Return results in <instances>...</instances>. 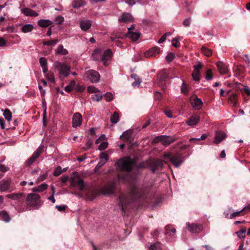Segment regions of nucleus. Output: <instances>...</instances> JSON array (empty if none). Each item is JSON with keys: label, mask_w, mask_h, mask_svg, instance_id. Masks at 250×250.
I'll list each match as a JSON object with an SVG mask.
<instances>
[{"label": "nucleus", "mask_w": 250, "mask_h": 250, "mask_svg": "<svg viewBox=\"0 0 250 250\" xmlns=\"http://www.w3.org/2000/svg\"><path fill=\"white\" fill-rule=\"evenodd\" d=\"M145 195L144 189L136 185H133L129 192L122 193L119 197L118 206L125 212L127 206L133 201L140 198Z\"/></svg>", "instance_id": "nucleus-1"}, {"label": "nucleus", "mask_w": 250, "mask_h": 250, "mask_svg": "<svg viewBox=\"0 0 250 250\" xmlns=\"http://www.w3.org/2000/svg\"><path fill=\"white\" fill-rule=\"evenodd\" d=\"M163 158L165 160H167V163L170 162L175 167H178L185 160L183 153L180 150H178L174 153L170 152H165L163 155Z\"/></svg>", "instance_id": "nucleus-2"}, {"label": "nucleus", "mask_w": 250, "mask_h": 250, "mask_svg": "<svg viewBox=\"0 0 250 250\" xmlns=\"http://www.w3.org/2000/svg\"><path fill=\"white\" fill-rule=\"evenodd\" d=\"M133 161L129 157H125L118 160L115 163L117 169L130 172L132 169Z\"/></svg>", "instance_id": "nucleus-3"}, {"label": "nucleus", "mask_w": 250, "mask_h": 250, "mask_svg": "<svg viewBox=\"0 0 250 250\" xmlns=\"http://www.w3.org/2000/svg\"><path fill=\"white\" fill-rule=\"evenodd\" d=\"M53 67L61 76L67 77L70 74L71 67L64 62L56 61L53 63Z\"/></svg>", "instance_id": "nucleus-4"}, {"label": "nucleus", "mask_w": 250, "mask_h": 250, "mask_svg": "<svg viewBox=\"0 0 250 250\" xmlns=\"http://www.w3.org/2000/svg\"><path fill=\"white\" fill-rule=\"evenodd\" d=\"M26 203L29 206L36 207L41 206L43 203L40 196L36 193L28 194L26 198Z\"/></svg>", "instance_id": "nucleus-5"}, {"label": "nucleus", "mask_w": 250, "mask_h": 250, "mask_svg": "<svg viewBox=\"0 0 250 250\" xmlns=\"http://www.w3.org/2000/svg\"><path fill=\"white\" fill-rule=\"evenodd\" d=\"M176 140V138L166 135H161L156 137L153 140V142L155 143L161 142L164 146H167Z\"/></svg>", "instance_id": "nucleus-6"}, {"label": "nucleus", "mask_w": 250, "mask_h": 250, "mask_svg": "<svg viewBox=\"0 0 250 250\" xmlns=\"http://www.w3.org/2000/svg\"><path fill=\"white\" fill-rule=\"evenodd\" d=\"M84 78L92 83H97L100 80V75L97 71L90 69L85 72Z\"/></svg>", "instance_id": "nucleus-7"}, {"label": "nucleus", "mask_w": 250, "mask_h": 250, "mask_svg": "<svg viewBox=\"0 0 250 250\" xmlns=\"http://www.w3.org/2000/svg\"><path fill=\"white\" fill-rule=\"evenodd\" d=\"M44 149L43 145H41L35 151L26 163L27 165H32L39 156L42 153Z\"/></svg>", "instance_id": "nucleus-8"}, {"label": "nucleus", "mask_w": 250, "mask_h": 250, "mask_svg": "<svg viewBox=\"0 0 250 250\" xmlns=\"http://www.w3.org/2000/svg\"><path fill=\"white\" fill-rule=\"evenodd\" d=\"M167 163V160H156L152 161L150 164V168L153 173H154L157 170L162 168L164 163Z\"/></svg>", "instance_id": "nucleus-9"}, {"label": "nucleus", "mask_w": 250, "mask_h": 250, "mask_svg": "<svg viewBox=\"0 0 250 250\" xmlns=\"http://www.w3.org/2000/svg\"><path fill=\"white\" fill-rule=\"evenodd\" d=\"M11 179L6 178L0 181V192L11 190Z\"/></svg>", "instance_id": "nucleus-10"}, {"label": "nucleus", "mask_w": 250, "mask_h": 250, "mask_svg": "<svg viewBox=\"0 0 250 250\" xmlns=\"http://www.w3.org/2000/svg\"><path fill=\"white\" fill-rule=\"evenodd\" d=\"M82 120L81 114L79 112L75 113L73 116L72 126L75 128L80 126L82 125Z\"/></svg>", "instance_id": "nucleus-11"}, {"label": "nucleus", "mask_w": 250, "mask_h": 250, "mask_svg": "<svg viewBox=\"0 0 250 250\" xmlns=\"http://www.w3.org/2000/svg\"><path fill=\"white\" fill-rule=\"evenodd\" d=\"M160 52V49L159 47L155 46L144 53V55L146 58L155 57Z\"/></svg>", "instance_id": "nucleus-12"}, {"label": "nucleus", "mask_w": 250, "mask_h": 250, "mask_svg": "<svg viewBox=\"0 0 250 250\" xmlns=\"http://www.w3.org/2000/svg\"><path fill=\"white\" fill-rule=\"evenodd\" d=\"M133 20L132 16L129 13H124L119 16L118 21L120 23L131 22Z\"/></svg>", "instance_id": "nucleus-13"}, {"label": "nucleus", "mask_w": 250, "mask_h": 250, "mask_svg": "<svg viewBox=\"0 0 250 250\" xmlns=\"http://www.w3.org/2000/svg\"><path fill=\"white\" fill-rule=\"evenodd\" d=\"M112 56V52L111 49H108L104 51L101 58V61L105 66H107L108 64L107 61L111 59Z\"/></svg>", "instance_id": "nucleus-14"}, {"label": "nucleus", "mask_w": 250, "mask_h": 250, "mask_svg": "<svg viewBox=\"0 0 250 250\" xmlns=\"http://www.w3.org/2000/svg\"><path fill=\"white\" fill-rule=\"evenodd\" d=\"M168 73L167 70H162L159 75L160 84L164 85L168 80Z\"/></svg>", "instance_id": "nucleus-15"}, {"label": "nucleus", "mask_w": 250, "mask_h": 250, "mask_svg": "<svg viewBox=\"0 0 250 250\" xmlns=\"http://www.w3.org/2000/svg\"><path fill=\"white\" fill-rule=\"evenodd\" d=\"M190 103L192 106L196 109H200L203 105V102L201 99L197 97H193L191 98Z\"/></svg>", "instance_id": "nucleus-16"}, {"label": "nucleus", "mask_w": 250, "mask_h": 250, "mask_svg": "<svg viewBox=\"0 0 250 250\" xmlns=\"http://www.w3.org/2000/svg\"><path fill=\"white\" fill-rule=\"evenodd\" d=\"M187 225L189 231L192 233H199L202 230V226L200 225L195 224L190 225L188 222L187 223Z\"/></svg>", "instance_id": "nucleus-17"}, {"label": "nucleus", "mask_w": 250, "mask_h": 250, "mask_svg": "<svg viewBox=\"0 0 250 250\" xmlns=\"http://www.w3.org/2000/svg\"><path fill=\"white\" fill-rule=\"evenodd\" d=\"M71 186L73 187H77L80 190H83L84 188L83 181L82 179H71Z\"/></svg>", "instance_id": "nucleus-18"}, {"label": "nucleus", "mask_w": 250, "mask_h": 250, "mask_svg": "<svg viewBox=\"0 0 250 250\" xmlns=\"http://www.w3.org/2000/svg\"><path fill=\"white\" fill-rule=\"evenodd\" d=\"M91 21L88 20H83L80 21L81 29L84 31H87L91 27Z\"/></svg>", "instance_id": "nucleus-19"}, {"label": "nucleus", "mask_w": 250, "mask_h": 250, "mask_svg": "<svg viewBox=\"0 0 250 250\" xmlns=\"http://www.w3.org/2000/svg\"><path fill=\"white\" fill-rule=\"evenodd\" d=\"M226 136V134L224 132L221 131H217L215 133L213 143L214 144H219L225 139Z\"/></svg>", "instance_id": "nucleus-20"}, {"label": "nucleus", "mask_w": 250, "mask_h": 250, "mask_svg": "<svg viewBox=\"0 0 250 250\" xmlns=\"http://www.w3.org/2000/svg\"><path fill=\"white\" fill-rule=\"evenodd\" d=\"M23 193L22 192L13 193L6 195V197L15 201H20L23 197Z\"/></svg>", "instance_id": "nucleus-21"}, {"label": "nucleus", "mask_w": 250, "mask_h": 250, "mask_svg": "<svg viewBox=\"0 0 250 250\" xmlns=\"http://www.w3.org/2000/svg\"><path fill=\"white\" fill-rule=\"evenodd\" d=\"M200 120L198 115H194L190 117L187 121L186 124L189 126H194L197 125Z\"/></svg>", "instance_id": "nucleus-22"}, {"label": "nucleus", "mask_w": 250, "mask_h": 250, "mask_svg": "<svg viewBox=\"0 0 250 250\" xmlns=\"http://www.w3.org/2000/svg\"><path fill=\"white\" fill-rule=\"evenodd\" d=\"M102 51L100 48H96L94 50L92 54V58L95 61H101Z\"/></svg>", "instance_id": "nucleus-23"}, {"label": "nucleus", "mask_w": 250, "mask_h": 250, "mask_svg": "<svg viewBox=\"0 0 250 250\" xmlns=\"http://www.w3.org/2000/svg\"><path fill=\"white\" fill-rule=\"evenodd\" d=\"M216 65L219 72L221 74H224L227 73L228 70L227 66L223 62H217Z\"/></svg>", "instance_id": "nucleus-24"}, {"label": "nucleus", "mask_w": 250, "mask_h": 250, "mask_svg": "<svg viewBox=\"0 0 250 250\" xmlns=\"http://www.w3.org/2000/svg\"><path fill=\"white\" fill-rule=\"evenodd\" d=\"M140 33L139 32H128L126 34V37L130 39L132 41H136L140 36Z\"/></svg>", "instance_id": "nucleus-25"}, {"label": "nucleus", "mask_w": 250, "mask_h": 250, "mask_svg": "<svg viewBox=\"0 0 250 250\" xmlns=\"http://www.w3.org/2000/svg\"><path fill=\"white\" fill-rule=\"evenodd\" d=\"M40 65L42 69L43 73H45L48 71L47 60L45 58L42 57L39 60Z\"/></svg>", "instance_id": "nucleus-26"}, {"label": "nucleus", "mask_w": 250, "mask_h": 250, "mask_svg": "<svg viewBox=\"0 0 250 250\" xmlns=\"http://www.w3.org/2000/svg\"><path fill=\"white\" fill-rule=\"evenodd\" d=\"M52 22L49 20H40L38 21V25L42 27H46L51 25Z\"/></svg>", "instance_id": "nucleus-27"}, {"label": "nucleus", "mask_w": 250, "mask_h": 250, "mask_svg": "<svg viewBox=\"0 0 250 250\" xmlns=\"http://www.w3.org/2000/svg\"><path fill=\"white\" fill-rule=\"evenodd\" d=\"M229 102L233 106H235L237 103V95L235 93H233L230 95L229 99Z\"/></svg>", "instance_id": "nucleus-28"}, {"label": "nucleus", "mask_w": 250, "mask_h": 250, "mask_svg": "<svg viewBox=\"0 0 250 250\" xmlns=\"http://www.w3.org/2000/svg\"><path fill=\"white\" fill-rule=\"evenodd\" d=\"M190 88V86L183 81L181 86V93L185 95H188Z\"/></svg>", "instance_id": "nucleus-29"}, {"label": "nucleus", "mask_w": 250, "mask_h": 250, "mask_svg": "<svg viewBox=\"0 0 250 250\" xmlns=\"http://www.w3.org/2000/svg\"><path fill=\"white\" fill-rule=\"evenodd\" d=\"M85 5L84 0H74L72 3V6L74 8H79Z\"/></svg>", "instance_id": "nucleus-30"}, {"label": "nucleus", "mask_w": 250, "mask_h": 250, "mask_svg": "<svg viewBox=\"0 0 250 250\" xmlns=\"http://www.w3.org/2000/svg\"><path fill=\"white\" fill-rule=\"evenodd\" d=\"M0 219L3 220L5 222H9L10 220V218L5 210H2L0 211Z\"/></svg>", "instance_id": "nucleus-31"}, {"label": "nucleus", "mask_w": 250, "mask_h": 250, "mask_svg": "<svg viewBox=\"0 0 250 250\" xmlns=\"http://www.w3.org/2000/svg\"><path fill=\"white\" fill-rule=\"evenodd\" d=\"M132 131L130 130L125 131L122 135L120 136V139L124 141H128L131 138Z\"/></svg>", "instance_id": "nucleus-32"}, {"label": "nucleus", "mask_w": 250, "mask_h": 250, "mask_svg": "<svg viewBox=\"0 0 250 250\" xmlns=\"http://www.w3.org/2000/svg\"><path fill=\"white\" fill-rule=\"evenodd\" d=\"M56 52L58 54L62 55H65L68 53V50L64 48L63 45L62 44L59 45Z\"/></svg>", "instance_id": "nucleus-33"}, {"label": "nucleus", "mask_w": 250, "mask_h": 250, "mask_svg": "<svg viewBox=\"0 0 250 250\" xmlns=\"http://www.w3.org/2000/svg\"><path fill=\"white\" fill-rule=\"evenodd\" d=\"M47 188V185L45 183H43L38 186L37 187H35L33 188V191L34 192H42L45 190Z\"/></svg>", "instance_id": "nucleus-34"}, {"label": "nucleus", "mask_w": 250, "mask_h": 250, "mask_svg": "<svg viewBox=\"0 0 250 250\" xmlns=\"http://www.w3.org/2000/svg\"><path fill=\"white\" fill-rule=\"evenodd\" d=\"M114 190V186L111 185L109 186H105L104 188V191L105 194H110L113 193Z\"/></svg>", "instance_id": "nucleus-35"}, {"label": "nucleus", "mask_w": 250, "mask_h": 250, "mask_svg": "<svg viewBox=\"0 0 250 250\" xmlns=\"http://www.w3.org/2000/svg\"><path fill=\"white\" fill-rule=\"evenodd\" d=\"M33 29V26L31 24H27L22 26L21 31L24 33L31 32Z\"/></svg>", "instance_id": "nucleus-36"}, {"label": "nucleus", "mask_w": 250, "mask_h": 250, "mask_svg": "<svg viewBox=\"0 0 250 250\" xmlns=\"http://www.w3.org/2000/svg\"><path fill=\"white\" fill-rule=\"evenodd\" d=\"M202 53L207 57H210L212 55V51L205 46H203L201 48Z\"/></svg>", "instance_id": "nucleus-37"}, {"label": "nucleus", "mask_w": 250, "mask_h": 250, "mask_svg": "<svg viewBox=\"0 0 250 250\" xmlns=\"http://www.w3.org/2000/svg\"><path fill=\"white\" fill-rule=\"evenodd\" d=\"M119 120V114L117 112H114L111 117L110 121L113 124H116Z\"/></svg>", "instance_id": "nucleus-38"}, {"label": "nucleus", "mask_w": 250, "mask_h": 250, "mask_svg": "<svg viewBox=\"0 0 250 250\" xmlns=\"http://www.w3.org/2000/svg\"><path fill=\"white\" fill-rule=\"evenodd\" d=\"M44 74H45V76L46 78V79H47L49 81H50L52 83L55 82V77H54V74L52 72H51L50 71H49V72L47 71L46 73H45Z\"/></svg>", "instance_id": "nucleus-39"}, {"label": "nucleus", "mask_w": 250, "mask_h": 250, "mask_svg": "<svg viewBox=\"0 0 250 250\" xmlns=\"http://www.w3.org/2000/svg\"><path fill=\"white\" fill-rule=\"evenodd\" d=\"M3 115L4 116L5 119L7 120L8 121H11L12 118V115L11 112L9 109H5L3 113Z\"/></svg>", "instance_id": "nucleus-40"}, {"label": "nucleus", "mask_w": 250, "mask_h": 250, "mask_svg": "<svg viewBox=\"0 0 250 250\" xmlns=\"http://www.w3.org/2000/svg\"><path fill=\"white\" fill-rule=\"evenodd\" d=\"M246 229L243 228L241 229L240 230L235 232V233L237 235L238 237L239 238H244L246 237Z\"/></svg>", "instance_id": "nucleus-41"}, {"label": "nucleus", "mask_w": 250, "mask_h": 250, "mask_svg": "<svg viewBox=\"0 0 250 250\" xmlns=\"http://www.w3.org/2000/svg\"><path fill=\"white\" fill-rule=\"evenodd\" d=\"M87 91L89 93H98L101 92L100 90L93 85L88 86L87 88Z\"/></svg>", "instance_id": "nucleus-42"}, {"label": "nucleus", "mask_w": 250, "mask_h": 250, "mask_svg": "<svg viewBox=\"0 0 250 250\" xmlns=\"http://www.w3.org/2000/svg\"><path fill=\"white\" fill-rule=\"evenodd\" d=\"M59 42V40L58 39H54L50 41H47L43 42V45L50 46L57 44Z\"/></svg>", "instance_id": "nucleus-43"}, {"label": "nucleus", "mask_w": 250, "mask_h": 250, "mask_svg": "<svg viewBox=\"0 0 250 250\" xmlns=\"http://www.w3.org/2000/svg\"><path fill=\"white\" fill-rule=\"evenodd\" d=\"M161 243L159 242H156L151 245L149 248V250H160L161 249Z\"/></svg>", "instance_id": "nucleus-44"}, {"label": "nucleus", "mask_w": 250, "mask_h": 250, "mask_svg": "<svg viewBox=\"0 0 250 250\" xmlns=\"http://www.w3.org/2000/svg\"><path fill=\"white\" fill-rule=\"evenodd\" d=\"M207 137V135L206 134H203L201 135L200 138H191L189 139V142H196V141H199L200 140H204Z\"/></svg>", "instance_id": "nucleus-45"}, {"label": "nucleus", "mask_w": 250, "mask_h": 250, "mask_svg": "<svg viewBox=\"0 0 250 250\" xmlns=\"http://www.w3.org/2000/svg\"><path fill=\"white\" fill-rule=\"evenodd\" d=\"M75 84V81H72L69 85H68L65 87V88H64L66 92H71L73 89Z\"/></svg>", "instance_id": "nucleus-46"}, {"label": "nucleus", "mask_w": 250, "mask_h": 250, "mask_svg": "<svg viewBox=\"0 0 250 250\" xmlns=\"http://www.w3.org/2000/svg\"><path fill=\"white\" fill-rule=\"evenodd\" d=\"M192 76L194 81H198L200 79V74L199 71H194L192 73Z\"/></svg>", "instance_id": "nucleus-47"}, {"label": "nucleus", "mask_w": 250, "mask_h": 250, "mask_svg": "<svg viewBox=\"0 0 250 250\" xmlns=\"http://www.w3.org/2000/svg\"><path fill=\"white\" fill-rule=\"evenodd\" d=\"M100 160H104V161L106 162L109 160V156L107 153L105 152H102L100 155Z\"/></svg>", "instance_id": "nucleus-48"}, {"label": "nucleus", "mask_w": 250, "mask_h": 250, "mask_svg": "<svg viewBox=\"0 0 250 250\" xmlns=\"http://www.w3.org/2000/svg\"><path fill=\"white\" fill-rule=\"evenodd\" d=\"M136 75H133L131 76L132 78H133L134 79H135V82H134L132 84V85L133 86H136V85L140 84L142 82V81L140 79L137 78V79H136Z\"/></svg>", "instance_id": "nucleus-49"}, {"label": "nucleus", "mask_w": 250, "mask_h": 250, "mask_svg": "<svg viewBox=\"0 0 250 250\" xmlns=\"http://www.w3.org/2000/svg\"><path fill=\"white\" fill-rule=\"evenodd\" d=\"M171 35V33L170 32H167L164 34L160 39L158 41L159 43H161L165 41L166 40V38L167 36H170Z\"/></svg>", "instance_id": "nucleus-50"}, {"label": "nucleus", "mask_w": 250, "mask_h": 250, "mask_svg": "<svg viewBox=\"0 0 250 250\" xmlns=\"http://www.w3.org/2000/svg\"><path fill=\"white\" fill-rule=\"evenodd\" d=\"M62 173V168L60 166H58L56 168V169L53 173V175L54 176H58Z\"/></svg>", "instance_id": "nucleus-51"}, {"label": "nucleus", "mask_w": 250, "mask_h": 250, "mask_svg": "<svg viewBox=\"0 0 250 250\" xmlns=\"http://www.w3.org/2000/svg\"><path fill=\"white\" fill-rule=\"evenodd\" d=\"M103 95L100 94H95L92 96V99L93 101L99 102L102 100Z\"/></svg>", "instance_id": "nucleus-52"}, {"label": "nucleus", "mask_w": 250, "mask_h": 250, "mask_svg": "<svg viewBox=\"0 0 250 250\" xmlns=\"http://www.w3.org/2000/svg\"><path fill=\"white\" fill-rule=\"evenodd\" d=\"M179 39H180L179 37H176L175 38H174L172 40V45L175 47H178L180 45V43L179 42Z\"/></svg>", "instance_id": "nucleus-53"}, {"label": "nucleus", "mask_w": 250, "mask_h": 250, "mask_svg": "<svg viewBox=\"0 0 250 250\" xmlns=\"http://www.w3.org/2000/svg\"><path fill=\"white\" fill-rule=\"evenodd\" d=\"M104 96L105 97V100L107 102H110L113 99V95L110 92H107L104 95Z\"/></svg>", "instance_id": "nucleus-54"}, {"label": "nucleus", "mask_w": 250, "mask_h": 250, "mask_svg": "<svg viewBox=\"0 0 250 250\" xmlns=\"http://www.w3.org/2000/svg\"><path fill=\"white\" fill-rule=\"evenodd\" d=\"M108 143L107 142H104L101 143L99 146V149L100 150H103L106 149L108 146Z\"/></svg>", "instance_id": "nucleus-55"}, {"label": "nucleus", "mask_w": 250, "mask_h": 250, "mask_svg": "<svg viewBox=\"0 0 250 250\" xmlns=\"http://www.w3.org/2000/svg\"><path fill=\"white\" fill-rule=\"evenodd\" d=\"M174 57H175V56L173 53H169L166 56V59L167 62H170L173 60Z\"/></svg>", "instance_id": "nucleus-56"}, {"label": "nucleus", "mask_w": 250, "mask_h": 250, "mask_svg": "<svg viewBox=\"0 0 250 250\" xmlns=\"http://www.w3.org/2000/svg\"><path fill=\"white\" fill-rule=\"evenodd\" d=\"M212 78V72L210 69H208L206 72V79L207 80H210Z\"/></svg>", "instance_id": "nucleus-57"}, {"label": "nucleus", "mask_w": 250, "mask_h": 250, "mask_svg": "<svg viewBox=\"0 0 250 250\" xmlns=\"http://www.w3.org/2000/svg\"><path fill=\"white\" fill-rule=\"evenodd\" d=\"M55 208L61 212L64 211L67 208V206L66 205H57Z\"/></svg>", "instance_id": "nucleus-58"}, {"label": "nucleus", "mask_w": 250, "mask_h": 250, "mask_svg": "<svg viewBox=\"0 0 250 250\" xmlns=\"http://www.w3.org/2000/svg\"><path fill=\"white\" fill-rule=\"evenodd\" d=\"M21 12L26 16H29L31 9L28 8H24L21 9Z\"/></svg>", "instance_id": "nucleus-59"}, {"label": "nucleus", "mask_w": 250, "mask_h": 250, "mask_svg": "<svg viewBox=\"0 0 250 250\" xmlns=\"http://www.w3.org/2000/svg\"><path fill=\"white\" fill-rule=\"evenodd\" d=\"M47 177V173H45L40 176L37 179V182L39 183L44 180Z\"/></svg>", "instance_id": "nucleus-60"}, {"label": "nucleus", "mask_w": 250, "mask_h": 250, "mask_svg": "<svg viewBox=\"0 0 250 250\" xmlns=\"http://www.w3.org/2000/svg\"><path fill=\"white\" fill-rule=\"evenodd\" d=\"M167 231L166 232V235L170 236L171 235V232L172 233H175L176 229L174 228L171 229L170 230H168V227H166Z\"/></svg>", "instance_id": "nucleus-61"}, {"label": "nucleus", "mask_w": 250, "mask_h": 250, "mask_svg": "<svg viewBox=\"0 0 250 250\" xmlns=\"http://www.w3.org/2000/svg\"><path fill=\"white\" fill-rule=\"evenodd\" d=\"M242 91H243L245 93H246L248 95H250V88H249L247 86H244L242 89H241Z\"/></svg>", "instance_id": "nucleus-62"}, {"label": "nucleus", "mask_w": 250, "mask_h": 250, "mask_svg": "<svg viewBox=\"0 0 250 250\" xmlns=\"http://www.w3.org/2000/svg\"><path fill=\"white\" fill-rule=\"evenodd\" d=\"M190 22H191V18H187L184 20V21L183 22V24L185 26H189L190 24Z\"/></svg>", "instance_id": "nucleus-63"}, {"label": "nucleus", "mask_w": 250, "mask_h": 250, "mask_svg": "<svg viewBox=\"0 0 250 250\" xmlns=\"http://www.w3.org/2000/svg\"><path fill=\"white\" fill-rule=\"evenodd\" d=\"M9 170V168L5 166L0 163V171L2 172H5Z\"/></svg>", "instance_id": "nucleus-64"}]
</instances>
